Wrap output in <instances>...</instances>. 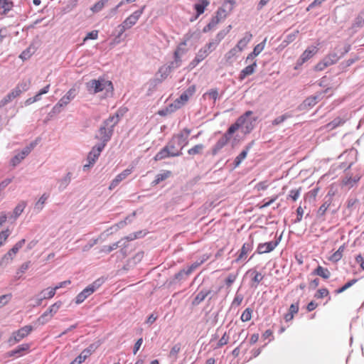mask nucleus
Here are the masks:
<instances>
[{"label":"nucleus","instance_id":"obj_2","mask_svg":"<svg viewBox=\"0 0 364 364\" xmlns=\"http://www.w3.org/2000/svg\"><path fill=\"white\" fill-rule=\"evenodd\" d=\"M182 149L183 148L178 146L176 141L171 138L167 144L155 155L154 159L158 161L170 157L179 156L182 154Z\"/></svg>","mask_w":364,"mask_h":364},{"label":"nucleus","instance_id":"obj_28","mask_svg":"<svg viewBox=\"0 0 364 364\" xmlns=\"http://www.w3.org/2000/svg\"><path fill=\"white\" fill-rule=\"evenodd\" d=\"M252 276V282L257 287L259 283L264 279V276L255 269H250L247 272Z\"/></svg>","mask_w":364,"mask_h":364},{"label":"nucleus","instance_id":"obj_43","mask_svg":"<svg viewBox=\"0 0 364 364\" xmlns=\"http://www.w3.org/2000/svg\"><path fill=\"white\" fill-rule=\"evenodd\" d=\"M331 200H329L328 201H325L321 206L320 208H318V215L319 216H323L325 215L326 210H328V208H329V206L331 205Z\"/></svg>","mask_w":364,"mask_h":364},{"label":"nucleus","instance_id":"obj_7","mask_svg":"<svg viewBox=\"0 0 364 364\" xmlns=\"http://www.w3.org/2000/svg\"><path fill=\"white\" fill-rule=\"evenodd\" d=\"M62 304H63L62 301H58L54 303L53 304H52L51 306H50V307L48 309V310L46 311H45L38 318V322L42 325L46 323L58 311V310L61 307Z\"/></svg>","mask_w":364,"mask_h":364},{"label":"nucleus","instance_id":"obj_42","mask_svg":"<svg viewBox=\"0 0 364 364\" xmlns=\"http://www.w3.org/2000/svg\"><path fill=\"white\" fill-rule=\"evenodd\" d=\"M31 86V81L29 80H22L16 87H17L22 92L27 91Z\"/></svg>","mask_w":364,"mask_h":364},{"label":"nucleus","instance_id":"obj_32","mask_svg":"<svg viewBox=\"0 0 364 364\" xmlns=\"http://www.w3.org/2000/svg\"><path fill=\"white\" fill-rule=\"evenodd\" d=\"M251 149V145H248L245 149L235 158V166H238L241 162L247 157V153Z\"/></svg>","mask_w":364,"mask_h":364},{"label":"nucleus","instance_id":"obj_38","mask_svg":"<svg viewBox=\"0 0 364 364\" xmlns=\"http://www.w3.org/2000/svg\"><path fill=\"white\" fill-rule=\"evenodd\" d=\"M30 348V345L28 343H23L17 347L15 350L9 352V355L12 356L15 354L20 353L23 351H28Z\"/></svg>","mask_w":364,"mask_h":364},{"label":"nucleus","instance_id":"obj_11","mask_svg":"<svg viewBox=\"0 0 364 364\" xmlns=\"http://www.w3.org/2000/svg\"><path fill=\"white\" fill-rule=\"evenodd\" d=\"M191 133V130L184 128L178 134L173 135L172 139L176 141L177 145L181 148H184L188 144V137Z\"/></svg>","mask_w":364,"mask_h":364},{"label":"nucleus","instance_id":"obj_46","mask_svg":"<svg viewBox=\"0 0 364 364\" xmlns=\"http://www.w3.org/2000/svg\"><path fill=\"white\" fill-rule=\"evenodd\" d=\"M173 63H171V65L162 66L161 68H160L159 72L161 73V77L165 78L169 73H171Z\"/></svg>","mask_w":364,"mask_h":364},{"label":"nucleus","instance_id":"obj_23","mask_svg":"<svg viewBox=\"0 0 364 364\" xmlns=\"http://www.w3.org/2000/svg\"><path fill=\"white\" fill-rule=\"evenodd\" d=\"M210 4L209 0H198V3L194 5L197 17L203 14L205 8Z\"/></svg>","mask_w":364,"mask_h":364},{"label":"nucleus","instance_id":"obj_19","mask_svg":"<svg viewBox=\"0 0 364 364\" xmlns=\"http://www.w3.org/2000/svg\"><path fill=\"white\" fill-rule=\"evenodd\" d=\"M257 68V61L255 60L252 64L247 65L242 69L240 73L239 79L243 80L247 76H249L255 73Z\"/></svg>","mask_w":364,"mask_h":364},{"label":"nucleus","instance_id":"obj_39","mask_svg":"<svg viewBox=\"0 0 364 364\" xmlns=\"http://www.w3.org/2000/svg\"><path fill=\"white\" fill-rule=\"evenodd\" d=\"M26 203L24 201L19 203L14 210V215L15 218H18L23 211L26 208Z\"/></svg>","mask_w":364,"mask_h":364},{"label":"nucleus","instance_id":"obj_6","mask_svg":"<svg viewBox=\"0 0 364 364\" xmlns=\"http://www.w3.org/2000/svg\"><path fill=\"white\" fill-rule=\"evenodd\" d=\"M33 331V327L31 325L25 326L17 331L12 333L11 336L8 339V343L10 346L20 342L24 338L27 337Z\"/></svg>","mask_w":364,"mask_h":364},{"label":"nucleus","instance_id":"obj_20","mask_svg":"<svg viewBox=\"0 0 364 364\" xmlns=\"http://www.w3.org/2000/svg\"><path fill=\"white\" fill-rule=\"evenodd\" d=\"M252 247H253L252 242L244 243L243 245L242 246V248L240 251V253H239L237 259H235V262H238L240 260L245 259L247 255L248 254V252H250L252 250Z\"/></svg>","mask_w":364,"mask_h":364},{"label":"nucleus","instance_id":"obj_27","mask_svg":"<svg viewBox=\"0 0 364 364\" xmlns=\"http://www.w3.org/2000/svg\"><path fill=\"white\" fill-rule=\"evenodd\" d=\"M172 175V173L171 171H165L161 173H159L156 176L155 179L152 181L153 186H156L159 183H161L163 181H165L166 179L171 177Z\"/></svg>","mask_w":364,"mask_h":364},{"label":"nucleus","instance_id":"obj_30","mask_svg":"<svg viewBox=\"0 0 364 364\" xmlns=\"http://www.w3.org/2000/svg\"><path fill=\"white\" fill-rule=\"evenodd\" d=\"M210 293V290L206 291H200L194 298V299L192 301V304L193 306H197L199 304H200L203 301L205 300V299L207 297V296Z\"/></svg>","mask_w":364,"mask_h":364},{"label":"nucleus","instance_id":"obj_25","mask_svg":"<svg viewBox=\"0 0 364 364\" xmlns=\"http://www.w3.org/2000/svg\"><path fill=\"white\" fill-rule=\"evenodd\" d=\"M252 35L250 33H246L245 36L238 41L235 48H238L240 52L242 51L243 49L247 46L249 42L251 41Z\"/></svg>","mask_w":364,"mask_h":364},{"label":"nucleus","instance_id":"obj_51","mask_svg":"<svg viewBox=\"0 0 364 364\" xmlns=\"http://www.w3.org/2000/svg\"><path fill=\"white\" fill-rule=\"evenodd\" d=\"M356 282H357L356 279H352V280L348 282L342 287H341V288L338 289L337 290H336V294H341V293L343 292L344 291H346V289L350 288L351 286H353Z\"/></svg>","mask_w":364,"mask_h":364},{"label":"nucleus","instance_id":"obj_9","mask_svg":"<svg viewBox=\"0 0 364 364\" xmlns=\"http://www.w3.org/2000/svg\"><path fill=\"white\" fill-rule=\"evenodd\" d=\"M104 148H105V144H100L92 147V150L90 151V153L87 155V161L88 163L83 166L84 170L90 168L91 166H92L96 162V161L97 160L98 157L100 155V153L104 149Z\"/></svg>","mask_w":364,"mask_h":364},{"label":"nucleus","instance_id":"obj_1","mask_svg":"<svg viewBox=\"0 0 364 364\" xmlns=\"http://www.w3.org/2000/svg\"><path fill=\"white\" fill-rule=\"evenodd\" d=\"M252 114V111H247L243 115L240 116L236 122L232 124L224 134V135L217 141L213 149V154H216L222 148H223L230 140V136L237 130L242 127L247 119V117Z\"/></svg>","mask_w":364,"mask_h":364},{"label":"nucleus","instance_id":"obj_53","mask_svg":"<svg viewBox=\"0 0 364 364\" xmlns=\"http://www.w3.org/2000/svg\"><path fill=\"white\" fill-rule=\"evenodd\" d=\"M35 144L31 143L29 146L25 147L21 154V159H24L26 156L29 154V153L31 151V150L34 148Z\"/></svg>","mask_w":364,"mask_h":364},{"label":"nucleus","instance_id":"obj_5","mask_svg":"<svg viewBox=\"0 0 364 364\" xmlns=\"http://www.w3.org/2000/svg\"><path fill=\"white\" fill-rule=\"evenodd\" d=\"M145 7L146 6H143L139 10L133 12L122 22V24L119 26V36H121L126 30L131 28L133 26H134L136 23V22L142 15Z\"/></svg>","mask_w":364,"mask_h":364},{"label":"nucleus","instance_id":"obj_26","mask_svg":"<svg viewBox=\"0 0 364 364\" xmlns=\"http://www.w3.org/2000/svg\"><path fill=\"white\" fill-rule=\"evenodd\" d=\"M56 291L57 290L55 289V287L48 288L46 290H43L41 292V294H43V296L38 300L37 305H41L43 299H48L53 298L55 296Z\"/></svg>","mask_w":364,"mask_h":364},{"label":"nucleus","instance_id":"obj_18","mask_svg":"<svg viewBox=\"0 0 364 364\" xmlns=\"http://www.w3.org/2000/svg\"><path fill=\"white\" fill-rule=\"evenodd\" d=\"M318 49L316 46H311L307 48L300 56V60L301 63H305L310 58H311L318 52Z\"/></svg>","mask_w":364,"mask_h":364},{"label":"nucleus","instance_id":"obj_12","mask_svg":"<svg viewBox=\"0 0 364 364\" xmlns=\"http://www.w3.org/2000/svg\"><path fill=\"white\" fill-rule=\"evenodd\" d=\"M361 178V174L359 171L356 173H346L345 177L342 179L341 183L343 186L348 187V189L355 186Z\"/></svg>","mask_w":364,"mask_h":364},{"label":"nucleus","instance_id":"obj_4","mask_svg":"<svg viewBox=\"0 0 364 364\" xmlns=\"http://www.w3.org/2000/svg\"><path fill=\"white\" fill-rule=\"evenodd\" d=\"M196 90V85L190 86L173 103L169 105L168 109L173 112L182 107L188 101L189 98L194 95Z\"/></svg>","mask_w":364,"mask_h":364},{"label":"nucleus","instance_id":"obj_58","mask_svg":"<svg viewBox=\"0 0 364 364\" xmlns=\"http://www.w3.org/2000/svg\"><path fill=\"white\" fill-rule=\"evenodd\" d=\"M219 43L214 40L210 41L209 43H208L204 47L207 48V50L211 53L213 51L216 47L218 46Z\"/></svg>","mask_w":364,"mask_h":364},{"label":"nucleus","instance_id":"obj_10","mask_svg":"<svg viewBox=\"0 0 364 364\" xmlns=\"http://www.w3.org/2000/svg\"><path fill=\"white\" fill-rule=\"evenodd\" d=\"M77 90L75 87L70 88L66 94L63 96L58 103L53 107L54 111H59V109L67 106L77 95Z\"/></svg>","mask_w":364,"mask_h":364},{"label":"nucleus","instance_id":"obj_50","mask_svg":"<svg viewBox=\"0 0 364 364\" xmlns=\"http://www.w3.org/2000/svg\"><path fill=\"white\" fill-rule=\"evenodd\" d=\"M180 350H181V344L177 343V344L174 345L171 348V349L169 352V357L176 358L177 354L179 353Z\"/></svg>","mask_w":364,"mask_h":364},{"label":"nucleus","instance_id":"obj_24","mask_svg":"<svg viewBox=\"0 0 364 364\" xmlns=\"http://www.w3.org/2000/svg\"><path fill=\"white\" fill-rule=\"evenodd\" d=\"M265 41L264 40L263 42L257 44L253 49V51L250 53L246 59V61L249 60H253L256 56H257L264 48L265 46Z\"/></svg>","mask_w":364,"mask_h":364},{"label":"nucleus","instance_id":"obj_8","mask_svg":"<svg viewBox=\"0 0 364 364\" xmlns=\"http://www.w3.org/2000/svg\"><path fill=\"white\" fill-rule=\"evenodd\" d=\"M100 283L99 281H95L87 286L77 295L75 298V303L77 304L82 303L89 296L93 294L100 287Z\"/></svg>","mask_w":364,"mask_h":364},{"label":"nucleus","instance_id":"obj_29","mask_svg":"<svg viewBox=\"0 0 364 364\" xmlns=\"http://www.w3.org/2000/svg\"><path fill=\"white\" fill-rule=\"evenodd\" d=\"M345 119L341 118V117H336L334 119H333L331 122L328 123L325 127L328 130L331 131L336 127L343 125L345 123Z\"/></svg>","mask_w":364,"mask_h":364},{"label":"nucleus","instance_id":"obj_48","mask_svg":"<svg viewBox=\"0 0 364 364\" xmlns=\"http://www.w3.org/2000/svg\"><path fill=\"white\" fill-rule=\"evenodd\" d=\"M10 233V230L8 228L0 232V247L5 243Z\"/></svg>","mask_w":364,"mask_h":364},{"label":"nucleus","instance_id":"obj_47","mask_svg":"<svg viewBox=\"0 0 364 364\" xmlns=\"http://www.w3.org/2000/svg\"><path fill=\"white\" fill-rule=\"evenodd\" d=\"M301 188L298 189H293L289 191V198H290L293 201L297 200L300 194H301Z\"/></svg>","mask_w":364,"mask_h":364},{"label":"nucleus","instance_id":"obj_64","mask_svg":"<svg viewBox=\"0 0 364 364\" xmlns=\"http://www.w3.org/2000/svg\"><path fill=\"white\" fill-rule=\"evenodd\" d=\"M10 37V33L6 28L0 29V42H2L5 38Z\"/></svg>","mask_w":364,"mask_h":364},{"label":"nucleus","instance_id":"obj_22","mask_svg":"<svg viewBox=\"0 0 364 364\" xmlns=\"http://www.w3.org/2000/svg\"><path fill=\"white\" fill-rule=\"evenodd\" d=\"M313 274L321 277L324 279H328L331 277V272L328 269L318 265L312 272Z\"/></svg>","mask_w":364,"mask_h":364},{"label":"nucleus","instance_id":"obj_61","mask_svg":"<svg viewBox=\"0 0 364 364\" xmlns=\"http://www.w3.org/2000/svg\"><path fill=\"white\" fill-rule=\"evenodd\" d=\"M203 262V261H201L200 262H195L193 264H192L188 269L185 272V274L188 275L190 274H191L196 269H197L202 263Z\"/></svg>","mask_w":364,"mask_h":364},{"label":"nucleus","instance_id":"obj_36","mask_svg":"<svg viewBox=\"0 0 364 364\" xmlns=\"http://www.w3.org/2000/svg\"><path fill=\"white\" fill-rule=\"evenodd\" d=\"M119 120V114L116 113L114 115L110 116L107 119H106L104 122V124L113 128L118 123Z\"/></svg>","mask_w":364,"mask_h":364},{"label":"nucleus","instance_id":"obj_3","mask_svg":"<svg viewBox=\"0 0 364 364\" xmlns=\"http://www.w3.org/2000/svg\"><path fill=\"white\" fill-rule=\"evenodd\" d=\"M87 90L92 94H96L103 90L107 92H112L114 87L112 82L103 77H99L97 80H91L87 84Z\"/></svg>","mask_w":364,"mask_h":364},{"label":"nucleus","instance_id":"obj_59","mask_svg":"<svg viewBox=\"0 0 364 364\" xmlns=\"http://www.w3.org/2000/svg\"><path fill=\"white\" fill-rule=\"evenodd\" d=\"M237 277V274H230L225 279V284L228 287H230L232 283L236 280Z\"/></svg>","mask_w":364,"mask_h":364},{"label":"nucleus","instance_id":"obj_41","mask_svg":"<svg viewBox=\"0 0 364 364\" xmlns=\"http://www.w3.org/2000/svg\"><path fill=\"white\" fill-rule=\"evenodd\" d=\"M252 314V310L250 308L246 309L241 315V320L243 322H247L251 320Z\"/></svg>","mask_w":364,"mask_h":364},{"label":"nucleus","instance_id":"obj_45","mask_svg":"<svg viewBox=\"0 0 364 364\" xmlns=\"http://www.w3.org/2000/svg\"><path fill=\"white\" fill-rule=\"evenodd\" d=\"M95 348L93 345H90L88 348L84 349L80 355H81L85 360L90 357L95 351Z\"/></svg>","mask_w":364,"mask_h":364},{"label":"nucleus","instance_id":"obj_63","mask_svg":"<svg viewBox=\"0 0 364 364\" xmlns=\"http://www.w3.org/2000/svg\"><path fill=\"white\" fill-rule=\"evenodd\" d=\"M268 186H269V184H268L267 181H261V182L258 183L255 186V188L257 189V191H261L266 190L268 188Z\"/></svg>","mask_w":364,"mask_h":364},{"label":"nucleus","instance_id":"obj_21","mask_svg":"<svg viewBox=\"0 0 364 364\" xmlns=\"http://www.w3.org/2000/svg\"><path fill=\"white\" fill-rule=\"evenodd\" d=\"M299 309V302L291 304L288 313L286 314L284 316V320L287 322L291 321L294 318V315L298 313Z\"/></svg>","mask_w":364,"mask_h":364},{"label":"nucleus","instance_id":"obj_31","mask_svg":"<svg viewBox=\"0 0 364 364\" xmlns=\"http://www.w3.org/2000/svg\"><path fill=\"white\" fill-rule=\"evenodd\" d=\"M345 245L339 247L338 250L335 252L330 257V260L334 262H337L343 257V252L345 250Z\"/></svg>","mask_w":364,"mask_h":364},{"label":"nucleus","instance_id":"obj_14","mask_svg":"<svg viewBox=\"0 0 364 364\" xmlns=\"http://www.w3.org/2000/svg\"><path fill=\"white\" fill-rule=\"evenodd\" d=\"M279 242L277 240L259 243L257 248V252L259 255L271 252L276 248Z\"/></svg>","mask_w":364,"mask_h":364},{"label":"nucleus","instance_id":"obj_54","mask_svg":"<svg viewBox=\"0 0 364 364\" xmlns=\"http://www.w3.org/2000/svg\"><path fill=\"white\" fill-rule=\"evenodd\" d=\"M359 200L356 198H349L346 201V208L352 210L355 205L358 203Z\"/></svg>","mask_w":364,"mask_h":364},{"label":"nucleus","instance_id":"obj_33","mask_svg":"<svg viewBox=\"0 0 364 364\" xmlns=\"http://www.w3.org/2000/svg\"><path fill=\"white\" fill-rule=\"evenodd\" d=\"M240 53L237 48H232L230 49L225 55L226 63H232L233 59L237 56V53Z\"/></svg>","mask_w":364,"mask_h":364},{"label":"nucleus","instance_id":"obj_34","mask_svg":"<svg viewBox=\"0 0 364 364\" xmlns=\"http://www.w3.org/2000/svg\"><path fill=\"white\" fill-rule=\"evenodd\" d=\"M341 56L338 55L336 53H330L323 59L329 66L336 63L340 59Z\"/></svg>","mask_w":364,"mask_h":364},{"label":"nucleus","instance_id":"obj_56","mask_svg":"<svg viewBox=\"0 0 364 364\" xmlns=\"http://www.w3.org/2000/svg\"><path fill=\"white\" fill-rule=\"evenodd\" d=\"M290 117H291V115H289L288 114H283L282 116H279V117H277L276 119H274V121L272 122V124L273 125H278V124L282 123L287 119L289 118Z\"/></svg>","mask_w":364,"mask_h":364},{"label":"nucleus","instance_id":"obj_57","mask_svg":"<svg viewBox=\"0 0 364 364\" xmlns=\"http://www.w3.org/2000/svg\"><path fill=\"white\" fill-rule=\"evenodd\" d=\"M97 37H98V31L94 30V31H92L87 33V34L83 39V41L85 42L90 39L95 40L97 38Z\"/></svg>","mask_w":364,"mask_h":364},{"label":"nucleus","instance_id":"obj_37","mask_svg":"<svg viewBox=\"0 0 364 364\" xmlns=\"http://www.w3.org/2000/svg\"><path fill=\"white\" fill-rule=\"evenodd\" d=\"M109 0H100L97 3H95L93 6L91 7V11L92 13H98L100 12L105 6L108 3Z\"/></svg>","mask_w":364,"mask_h":364},{"label":"nucleus","instance_id":"obj_49","mask_svg":"<svg viewBox=\"0 0 364 364\" xmlns=\"http://www.w3.org/2000/svg\"><path fill=\"white\" fill-rule=\"evenodd\" d=\"M328 294H329V291L326 288H321V289H319L316 291L314 296L316 299H323V298L328 296Z\"/></svg>","mask_w":364,"mask_h":364},{"label":"nucleus","instance_id":"obj_13","mask_svg":"<svg viewBox=\"0 0 364 364\" xmlns=\"http://www.w3.org/2000/svg\"><path fill=\"white\" fill-rule=\"evenodd\" d=\"M227 16L225 9L224 8H220L218 11L216 16L213 17L211 21L207 24L203 29V33H207L214 29L218 24L221 18H225Z\"/></svg>","mask_w":364,"mask_h":364},{"label":"nucleus","instance_id":"obj_40","mask_svg":"<svg viewBox=\"0 0 364 364\" xmlns=\"http://www.w3.org/2000/svg\"><path fill=\"white\" fill-rule=\"evenodd\" d=\"M204 146L201 144H196L191 149L188 150V154L189 155H196L201 153L202 150L203 149Z\"/></svg>","mask_w":364,"mask_h":364},{"label":"nucleus","instance_id":"obj_15","mask_svg":"<svg viewBox=\"0 0 364 364\" xmlns=\"http://www.w3.org/2000/svg\"><path fill=\"white\" fill-rule=\"evenodd\" d=\"M132 172V168H127L124 170L122 173H119L116 177L112 181L110 185L109 186V190L114 189L117 187L119 183L124 180L128 176H129Z\"/></svg>","mask_w":364,"mask_h":364},{"label":"nucleus","instance_id":"obj_35","mask_svg":"<svg viewBox=\"0 0 364 364\" xmlns=\"http://www.w3.org/2000/svg\"><path fill=\"white\" fill-rule=\"evenodd\" d=\"M14 3L10 0H0V9L3 10L4 14H6L12 9Z\"/></svg>","mask_w":364,"mask_h":364},{"label":"nucleus","instance_id":"obj_44","mask_svg":"<svg viewBox=\"0 0 364 364\" xmlns=\"http://www.w3.org/2000/svg\"><path fill=\"white\" fill-rule=\"evenodd\" d=\"M232 26L230 25L228 26L227 30H223L220 31L216 36L215 41H217L218 43L225 37V36L229 33L230 31Z\"/></svg>","mask_w":364,"mask_h":364},{"label":"nucleus","instance_id":"obj_55","mask_svg":"<svg viewBox=\"0 0 364 364\" xmlns=\"http://www.w3.org/2000/svg\"><path fill=\"white\" fill-rule=\"evenodd\" d=\"M229 341V336L227 334V333H225L221 338L219 340L217 348H221L223 346L226 345Z\"/></svg>","mask_w":364,"mask_h":364},{"label":"nucleus","instance_id":"obj_17","mask_svg":"<svg viewBox=\"0 0 364 364\" xmlns=\"http://www.w3.org/2000/svg\"><path fill=\"white\" fill-rule=\"evenodd\" d=\"M100 134V139L102 140L101 144H105V146L106 145V143L110 139L111 136L113 132V129L112 127H109V126H104L101 127L99 130Z\"/></svg>","mask_w":364,"mask_h":364},{"label":"nucleus","instance_id":"obj_60","mask_svg":"<svg viewBox=\"0 0 364 364\" xmlns=\"http://www.w3.org/2000/svg\"><path fill=\"white\" fill-rule=\"evenodd\" d=\"M14 247H12L4 257V259H10L12 260L14 257L16 255V254L18 252Z\"/></svg>","mask_w":364,"mask_h":364},{"label":"nucleus","instance_id":"obj_52","mask_svg":"<svg viewBox=\"0 0 364 364\" xmlns=\"http://www.w3.org/2000/svg\"><path fill=\"white\" fill-rule=\"evenodd\" d=\"M329 65L326 62V60L323 58L321 61H319L314 67V70L316 71H322L326 69Z\"/></svg>","mask_w":364,"mask_h":364},{"label":"nucleus","instance_id":"obj_16","mask_svg":"<svg viewBox=\"0 0 364 364\" xmlns=\"http://www.w3.org/2000/svg\"><path fill=\"white\" fill-rule=\"evenodd\" d=\"M210 53L207 50V48H201L198 50L195 58L190 63V66H191V68H195L199 63L206 58Z\"/></svg>","mask_w":364,"mask_h":364},{"label":"nucleus","instance_id":"obj_62","mask_svg":"<svg viewBox=\"0 0 364 364\" xmlns=\"http://www.w3.org/2000/svg\"><path fill=\"white\" fill-rule=\"evenodd\" d=\"M31 55L32 53L31 52V48H28L21 53L19 58L23 60H25L28 59Z\"/></svg>","mask_w":364,"mask_h":364}]
</instances>
